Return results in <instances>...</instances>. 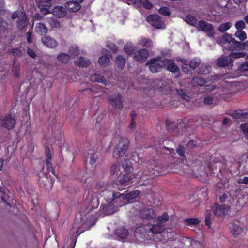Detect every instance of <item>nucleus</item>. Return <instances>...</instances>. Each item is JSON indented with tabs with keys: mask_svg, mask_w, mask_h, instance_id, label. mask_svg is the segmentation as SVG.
<instances>
[{
	"mask_svg": "<svg viewBox=\"0 0 248 248\" xmlns=\"http://www.w3.org/2000/svg\"><path fill=\"white\" fill-rule=\"evenodd\" d=\"M231 27V24L230 22H226L224 23L221 24L218 27V31L221 32L223 33L226 31L228 30Z\"/></svg>",
	"mask_w": 248,
	"mask_h": 248,
	"instance_id": "obj_46",
	"label": "nucleus"
},
{
	"mask_svg": "<svg viewBox=\"0 0 248 248\" xmlns=\"http://www.w3.org/2000/svg\"><path fill=\"white\" fill-rule=\"evenodd\" d=\"M161 61L160 57H157L148 60L146 65L148 66L150 71L152 73H158L161 72L163 69V66L157 61Z\"/></svg>",
	"mask_w": 248,
	"mask_h": 248,
	"instance_id": "obj_5",
	"label": "nucleus"
},
{
	"mask_svg": "<svg viewBox=\"0 0 248 248\" xmlns=\"http://www.w3.org/2000/svg\"><path fill=\"white\" fill-rule=\"evenodd\" d=\"M206 83L205 80L200 77H194L192 80V84L193 86H203Z\"/></svg>",
	"mask_w": 248,
	"mask_h": 248,
	"instance_id": "obj_34",
	"label": "nucleus"
},
{
	"mask_svg": "<svg viewBox=\"0 0 248 248\" xmlns=\"http://www.w3.org/2000/svg\"><path fill=\"white\" fill-rule=\"evenodd\" d=\"M234 40V39L232 37V35L226 33L221 37L220 41L223 43H228L232 44Z\"/></svg>",
	"mask_w": 248,
	"mask_h": 248,
	"instance_id": "obj_44",
	"label": "nucleus"
},
{
	"mask_svg": "<svg viewBox=\"0 0 248 248\" xmlns=\"http://www.w3.org/2000/svg\"><path fill=\"white\" fill-rule=\"evenodd\" d=\"M20 66L19 64L16 65L13 67L14 75L16 78H19L20 74Z\"/></svg>",
	"mask_w": 248,
	"mask_h": 248,
	"instance_id": "obj_53",
	"label": "nucleus"
},
{
	"mask_svg": "<svg viewBox=\"0 0 248 248\" xmlns=\"http://www.w3.org/2000/svg\"><path fill=\"white\" fill-rule=\"evenodd\" d=\"M107 47L110 49L113 53H116L118 51V46L113 43L108 44Z\"/></svg>",
	"mask_w": 248,
	"mask_h": 248,
	"instance_id": "obj_55",
	"label": "nucleus"
},
{
	"mask_svg": "<svg viewBox=\"0 0 248 248\" xmlns=\"http://www.w3.org/2000/svg\"><path fill=\"white\" fill-rule=\"evenodd\" d=\"M233 60L229 56H221L217 60V65L218 67H232L233 65Z\"/></svg>",
	"mask_w": 248,
	"mask_h": 248,
	"instance_id": "obj_11",
	"label": "nucleus"
},
{
	"mask_svg": "<svg viewBox=\"0 0 248 248\" xmlns=\"http://www.w3.org/2000/svg\"><path fill=\"white\" fill-rule=\"evenodd\" d=\"M185 20L186 22L192 26H196L198 25L197 19L192 15L188 14L185 16Z\"/></svg>",
	"mask_w": 248,
	"mask_h": 248,
	"instance_id": "obj_36",
	"label": "nucleus"
},
{
	"mask_svg": "<svg viewBox=\"0 0 248 248\" xmlns=\"http://www.w3.org/2000/svg\"><path fill=\"white\" fill-rule=\"evenodd\" d=\"M139 43L146 47H151L153 46L152 41L150 39L146 38L145 37L142 38L140 40Z\"/></svg>",
	"mask_w": 248,
	"mask_h": 248,
	"instance_id": "obj_42",
	"label": "nucleus"
},
{
	"mask_svg": "<svg viewBox=\"0 0 248 248\" xmlns=\"http://www.w3.org/2000/svg\"><path fill=\"white\" fill-rule=\"evenodd\" d=\"M140 216L143 219H151L155 216V213L152 209H145L140 212Z\"/></svg>",
	"mask_w": 248,
	"mask_h": 248,
	"instance_id": "obj_23",
	"label": "nucleus"
},
{
	"mask_svg": "<svg viewBox=\"0 0 248 248\" xmlns=\"http://www.w3.org/2000/svg\"><path fill=\"white\" fill-rule=\"evenodd\" d=\"M50 24L53 28H59L61 26L59 21L56 19H52L50 21Z\"/></svg>",
	"mask_w": 248,
	"mask_h": 248,
	"instance_id": "obj_58",
	"label": "nucleus"
},
{
	"mask_svg": "<svg viewBox=\"0 0 248 248\" xmlns=\"http://www.w3.org/2000/svg\"><path fill=\"white\" fill-rule=\"evenodd\" d=\"M98 159V155L96 153H89L85 156V166L87 165L88 162L91 165H94Z\"/></svg>",
	"mask_w": 248,
	"mask_h": 248,
	"instance_id": "obj_20",
	"label": "nucleus"
},
{
	"mask_svg": "<svg viewBox=\"0 0 248 248\" xmlns=\"http://www.w3.org/2000/svg\"><path fill=\"white\" fill-rule=\"evenodd\" d=\"M161 62L168 71L173 73L180 72L179 67L175 64L173 60L164 59Z\"/></svg>",
	"mask_w": 248,
	"mask_h": 248,
	"instance_id": "obj_8",
	"label": "nucleus"
},
{
	"mask_svg": "<svg viewBox=\"0 0 248 248\" xmlns=\"http://www.w3.org/2000/svg\"><path fill=\"white\" fill-rule=\"evenodd\" d=\"M26 15V13L25 12H22L19 11H15L11 16V17L13 19H15L16 18H19V17L21 16V15Z\"/></svg>",
	"mask_w": 248,
	"mask_h": 248,
	"instance_id": "obj_57",
	"label": "nucleus"
},
{
	"mask_svg": "<svg viewBox=\"0 0 248 248\" xmlns=\"http://www.w3.org/2000/svg\"><path fill=\"white\" fill-rule=\"evenodd\" d=\"M240 128L244 134L248 133V123H243L240 125Z\"/></svg>",
	"mask_w": 248,
	"mask_h": 248,
	"instance_id": "obj_60",
	"label": "nucleus"
},
{
	"mask_svg": "<svg viewBox=\"0 0 248 248\" xmlns=\"http://www.w3.org/2000/svg\"><path fill=\"white\" fill-rule=\"evenodd\" d=\"M90 80L93 82H98L102 83L104 85H106L107 81L105 78L100 74H93L90 76Z\"/></svg>",
	"mask_w": 248,
	"mask_h": 248,
	"instance_id": "obj_21",
	"label": "nucleus"
},
{
	"mask_svg": "<svg viewBox=\"0 0 248 248\" xmlns=\"http://www.w3.org/2000/svg\"><path fill=\"white\" fill-rule=\"evenodd\" d=\"M111 201H116L115 202L118 203V206H122L128 202L127 201L125 193H120L119 192L113 191Z\"/></svg>",
	"mask_w": 248,
	"mask_h": 248,
	"instance_id": "obj_9",
	"label": "nucleus"
},
{
	"mask_svg": "<svg viewBox=\"0 0 248 248\" xmlns=\"http://www.w3.org/2000/svg\"><path fill=\"white\" fill-rule=\"evenodd\" d=\"M121 172H122L120 171V164L118 162L114 163L111 167L110 170V174L118 176L121 174Z\"/></svg>",
	"mask_w": 248,
	"mask_h": 248,
	"instance_id": "obj_30",
	"label": "nucleus"
},
{
	"mask_svg": "<svg viewBox=\"0 0 248 248\" xmlns=\"http://www.w3.org/2000/svg\"><path fill=\"white\" fill-rule=\"evenodd\" d=\"M135 5L140 7H143L148 10L153 7V4L148 0H136Z\"/></svg>",
	"mask_w": 248,
	"mask_h": 248,
	"instance_id": "obj_27",
	"label": "nucleus"
},
{
	"mask_svg": "<svg viewBox=\"0 0 248 248\" xmlns=\"http://www.w3.org/2000/svg\"><path fill=\"white\" fill-rule=\"evenodd\" d=\"M212 219V212L210 210H207L205 212V225L208 226V228L211 227Z\"/></svg>",
	"mask_w": 248,
	"mask_h": 248,
	"instance_id": "obj_43",
	"label": "nucleus"
},
{
	"mask_svg": "<svg viewBox=\"0 0 248 248\" xmlns=\"http://www.w3.org/2000/svg\"><path fill=\"white\" fill-rule=\"evenodd\" d=\"M29 24V20L26 16V14L21 15L17 20V28L19 30H22L27 27Z\"/></svg>",
	"mask_w": 248,
	"mask_h": 248,
	"instance_id": "obj_19",
	"label": "nucleus"
},
{
	"mask_svg": "<svg viewBox=\"0 0 248 248\" xmlns=\"http://www.w3.org/2000/svg\"><path fill=\"white\" fill-rule=\"evenodd\" d=\"M228 212V209L225 205H218L217 203L215 204V207L214 211V214L215 216L223 217L225 215L227 214Z\"/></svg>",
	"mask_w": 248,
	"mask_h": 248,
	"instance_id": "obj_13",
	"label": "nucleus"
},
{
	"mask_svg": "<svg viewBox=\"0 0 248 248\" xmlns=\"http://www.w3.org/2000/svg\"><path fill=\"white\" fill-rule=\"evenodd\" d=\"M74 63L77 66L81 68L87 67L90 65L91 61L87 58L80 56L74 61Z\"/></svg>",
	"mask_w": 248,
	"mask_h": 248,
	"instance_id": "obj_17",
	"label": "nucleus"
},
{
	"mask_svg": "<svg viewBox=\"0 0 248 248\" xmlns=\"http://www.w3.org/2000/svg\"><path fill=\"white\" fill-rule=\"evenodd\" d=\"M185 148L182 145H179L177 149L176 150V153L181 157L185 156Z\"/></svg>",
	"mask_w": 248,
	"mask_h": 248,
	"instance_id": "obj_56",
	"label": "nucleus"
},
{
	"mask_svg": "<svg viewBox=\"0 0 248 248\" xmlns=\"http://www.w3.org/2000/svg\"><path fill=\"white\" fill-rule=\"evenodd\" d=\"M229 228L231 233L235 237H238L243 232V229L236 224H230Z\"/></svg>",
	"mask_w": 248,
	"mask_h": 248,
	"instance_id": "obj_24",
	"label": "nucleus"
},
{
	"mask_svg": "<svg viewBox=\"0 0 248 248\" xmlns=\"http://www.w3.org/2000/svg\"><path fill=\"white\" fill-rule=\"evenodd\" d=\"M116 63L117 67L120 69H123L125 65V59L123 55H118L116 57Z\"/></svg>",
	"mask_w": 248,
	"mask_h": 248,
	"instance_id": "obj_31",
	"label": "nucleus"
},
{
	"mask_svg": "<svg viewBox=\"0 0 248 248\" xmlns=\"http://www.w3.org/2000/svg\"><path fill=\"white\" fill-rule=\"evenodd\" d=\"M128 231L124 227H119L115 230V234L118 237L124 239L128 235Z\"/></svg>",
	"mask_w": 248,
	"mask_h": 248,
	"instance_id": "obj_25",
	"label": "nucleus"
},
{
	"mask_svg": "<svg viewBox=\"0 0 248 248\" xmlns=\"http://www.w3.org/2000/svg\"><path fill=\"white\" fill-rule=\"evenodd\" d=\"M137 49L136 46L131 43H126L124 47V50L125 53L129 56L134 55Z\"/></svg>",
	"mask_w": 248,
	"mask_h": 248,
	"instance_id": "obj_28",
	"label": "nucleus"
},
{
	"mask_svg": "<svg viewBox=\"0 0 248 248\" xmlns=\"http://www.w3.org/2000/svg\"><path fill=\"white\" fill-rule=\"evenodd\" d=\"M185 223L188 226L197 225L199 223V220L197 218H186L184 220Z\"/></svg>",
	"mask_w": 248,
	"mask_h": 248,
	"instance_id": "obj_48",
	"label": "nucleus"
},
{
	"mask_svg": "<svg viewBox=\"0 0 248 248\" xmlns=\"http://www.w3.org/2000/svg\"><path fill=\"white\" fill-rule=\"evenodd\" d=\"M140 191L138 190H134L129 193H126L125 195L127 198V201L129 202L130 200L136 199L137 197L140 196Z\"/></svg>",
	"mask_w": 248,
	"mask_h": 248,
	"instance_id": "obj_37",
	"label": "nucleus"
},
{
	"mask_svg": "<svg viewBox=\"0 0 248 248\" xmlns=\"http://www.w3.org/2000/svg\"><path fill=\"white\" fill-rule=\"evenodd\" d=\"M169 217L168 214L165 212L163 213L161 216H158L156 219V223L161 225L162 226H165L164 224L167 221L169 220Z\"/></svg>",
	"mask_w": 248,
	"mask_h": 248,
	"instance_id": "obj_32",
	"label": "nucleus"
},
{
	"mask_svg": "<svg viewBox=\"0 0 248 248\" xmlns=\"http://www.w3.org/2000/svg\"><path fill=\"white\" fill-rule=\"evenodd\" d=\"M42 43L49 48H54L58 46V42L54 38L49 36H45L41 39Z\"/></svg>",
	"mask_w": 248,
	"mask_h": 248,
	"instance_id": "obj_15",
	"label": "nucleus"
},
{
	"mask_svg": "<svg viewBox=\"0 0 248 248\" xmlns=\"http://www.w3.org/2000/svg\"><path fill=\"white\" fill-rule=\"evenodd\" d=\"M69 55L71 57H75L78 56L79 53V48L77 46H72L69 49Z\"/></svg>",
	"mask_w": 248,
	"mask_h": 248,
	"instance_id": "obj_41",
	"label": "nucleus"
},
{
	"mask_svg": "<svg viewBox=\"0 0 248 248\" xmlns=\"http://www.w3.org/2000/svg\"><path fill=\"white\" fill-rule=\"evenodd\" d=\"M177 61L182 63V69L185 73H189L191 69H195L200 65L201 60L199 58H194L189 62L186 59L179 58Z\"/></svg>",
	"mask_w": 248,
	"mask_h": 248,
	"instance_id": "obj_2",
	"label": "nucleus"
},
{
	"mask_svg": "<svg viewBox=\"0 0 248 248\" xmlns=\"http://www.w3.org/2000/svg\"><path fill=\"white\" fill-rule=\"evenodd\" d=\"M176 93L178 96L184 100H188L190 99L189 96L186 94L185 90L176 89Z\"/></svg>",
	"mask_w": 248,
	"mask_h": 248,
	"instance_id": "obj_40",
	"label": "nucleus"
},
{
	"mask_svg": "<svg viewBox=\"0 0 248 248\" xmlns=\"http://www.w3.org/2000/svg\"><path fill=\"white\" fill-rule=\"evenodd\" d=\"M65 8L69 11L75 12L79 10L81 8L80 3L74 0H72L67 2L65 4Z\"/></svg>",
	"mask_w": 248,
	"mask_h": 248,
	"instance_id": "obj_16",
	"label": "nucleus"
},
{
	"mask_svg": "<svg viewBox=\"0 0 248 248\" xmlns=\"http://www.w3.org/2000/svg\"><path fill=\"white\" fill-rule=\"evenodd\" d=\"M110 62V59L106 55H103L102 56L100 57L98 60L99 64L104 67H106L108 65Z\"/></svg>",
	"mask_w": 248,
	"mask_h": 248,
	"instance_id": "obj_39",
	"label": "nucleus"
},
{
	"mask_svg": "<svg viewBox=\"0 0 248 248\" xmlns=\"http://www.w3.org/2000/svg\"><path fill=\"white\" fill-rule=\"evenodd\" d=\"M238 184H248V177L245 176L243 178H240L237 180Z\"/></svg>",
	"mask_w": 248,
	"mask_h": 248,
	"instance_id": "obj_64",
	"label": "nucleus"
},
{
	"mask_svg": "<svg viewBox=\"0 0 248 248\" xmlns=\"http://www.w3.org/2000/svg\"><path fill=\"white\" fill-rule=\"evenodd\" d=\"M129 145V141L126 137H121L113 152V156L116 159L122 157L125 154Z\"/></svg>",
	"mask_w": 248,
	"mask_h": 248,
	"instance_id": "obj_1",
	"label": "nucleus"
},
{
	"mask_svg": "<svg viewBox=\"0 0 248 248\" xmlns=\"http://www.w3.org/2000/svg\"><path fill=\"white\" fill-rule=\"evenodd\" d=\"M235 36L241 41H244L247 37L246 33L242 30H238L235 33Z\"/></svg>",
	"mask_w": 248,
	"mask_h": 248,
	"instance_id": "obj_51",
	"label": "nucleus"
},
{
	"mask_svg": "<svg viewBox=\"0 0 248 248\" xmlns=\"http://www.w3.org/2000/svg\"><path fill=\"white\" fill-rule=\"evenodd\" d=\"M235 27L238 30H242L246 27L245 23L243 21L240 20L236 22Z\"/></svg>",
	"mask_w": 248,
	"mask_h": 248,
	"instance_id": "obj_52",
	"label": "nucleus"
},
{
	"mask_svg": "<svg viewBox=\"0 0 248 248\" xmlns=\"http://www.w3.org/2000/svg\"><path fill=\"white\" fill-rule=\"evenodd\" d=\"M197 28L205 33L208 37H212L215 34L214 26L204 20H199L198 22Z\"/></svg>",
	"mask_w": 248,
	"mask_h": 248,
	"instance_id": "obj_4",
	"label": "nucleus"
},
{
	"mask_svg": "<svg viewBox=\"0 0 248 248\" xmlns=\"http://www.w3.org/2000/svg\"><path fill=\"white\" fill-rule=\"evenodd\" d=\"M233 46L235 47V50L236 49V47L238 48L239 49H243V43L241 42L236 41L235 39L232 44Z\"/></svg>",
	"mask_w": 248,
	"mask_h": 248,
	"instance_id": "obj_59",
	"label": "nucleus"
},
{
	"mask_svg": "<svg viewBox=\"0 0 248 248\" xmlns=\"http://www.w3.org/2000/svg\"><path fill=\"white\" fill-rule=\"evenodd\" d=\"M149 56V52L146 49H140L136 51L133 56V58L140 63H143Z\"/></svg>",
	"mask_w": 248,
	"mask_h": 248,
	"instance_id": "obj_10",
	"label": "nucleus"
},
{
	"mask_svg": "<svg viewBox=\"0 0 248 248\" xmlns=\"http://www.w3.org/2000/svg\"><path fill=\"white\" fill-rule=\"evenodd\" d=\"M10 52L16 57H19L22 55V52L20 49L18 48H13L10 50Z\"/></svg>",
	"mask_w": 248,
	"mask_h": 248,
	"instance_id": "obj_54",
	"label": "nucleus"
},
{
	"mask_svg": "<svg viewBox=\"0 0 248 248\" xmlns=\"http://www.w3.org/2000/svg\"><path fill=\"white\" fill-rule=\"evenodd\" d=\"M246 54V52H232L229 54V57L232 59H237L240 58H244L245 57H246V56L247 55Z\"/></svg>",
	"mask_w": 248,
	"mask_h": 248,
	"instance_id": "obj_47",
	"label": "nucleus"
},
{
	"mask_svg": "<svg viewBox=\"0 0 248 248\" xmlns=\"http://www.w3.org/2000/svg\"><path fill=\"white\" fill-rule=\"evenodd\" d=\"M108 103L112 107L116 108H122L124 106L122 97L120 93L110 95Z\"/></svg>",
	"mask_w": 248,
	"mask_h": 248,
	"instance_id": "obj_7",
	"label": "nucleus"
},
{
	"mask_svg": "<svg viewBox=\"0 0 248 248\" xmlns=\"http://www.w3.org/2000/svg\"><path fill=\"white\" fill-rule=\"evenodd\" d=\"M1 126L4 128L9 130H12L15 128L16 121L14 115L8 114L0 117Z\"/></svg>",
	"mask_w": 248,
	"mask_h": 248,
	"instance_id": "obj_3",
	"label": "nucleus"
},
{
	"mask_svg": "<svg viewBox=\"0 0 248 248\" xmlns=\"http://www.w3.org/2000/svg\"><path fill=\"white\" fill-rule=\"evenodd\" d=\"M35 30L37 33L41 35H46L48 31V29L46 25L43 23L36 24Z\"/></svg>",
	"mask_w": 248,
	"mask_h": 248,
	"instance_id": "obj_26",
	"label": "nucleus"
},
{
	"mask_svg": "<svg viewBox=\"0 0 248 248\" xmlns=\"http://www.w3.org/2000/svg\"><path fill=\"white\" fill-rule=\"evenodd\" d=\"M71 57L69 54L62 53L57 56V59L61 63H67L68 62Z\"/></svg>",
	"mask_w": 248,
	"mask_h": 248,
	"instance_id": "obj_33",
	"label": "nucleus"
},
{
	"mask_svg": "<svg viewBox=\"0 0 248 248\" xmlns=\"http://www.w3.org/2000/svg\"><path fill=\"white\" fill-rule=\"evenodd\" d=\"M147 21L151 22L152 25L156 29L165 28V24L161 19V17L157 14L150 15L147 17Z\"/></svg>",
	"mask_w": 248,
	"mask_h": 248,
	"instance_id": "obj_6",
	"label": "nucleus"
},
{
	"mask_svg": "<svg viewBox=\"0 0 248 248\" xmlns=\"http://www.w3.org/2000/svg\"><path fill=\"white\" fill-rule=\"evenodd\" d=\"M52 14L55 17L61 18L65 16L67 12L65 8L57 5L53 8Z\"/></svg>",
	"mask_w": 248,
	"mask_h": 248,
	"instance_id": "obj_14",
	"label": "nucleus"
},
{
	"mask_svg": "<svg viewBox=\"0 0 248 248\" xmlns=\"http://www.w3.org/2000/svg\"><path fill=\"white\" fill-rule=\"evenodd\" d=\"M52 0H43L38 3V8L44 15L50 13V9L51 6Z\"/></svg>",
	"mask_w": 248,
	"mask_h": 248,
	"instance_id": "obj_12",
	"label": "nucleus"
},
{
	"mask_svg": "<svg viewBox=\"0 0 248 248\" xmlns=\"http://www.w3.org/2000/svg\"><path fill=\"white\" fill-rule=\"evenodd\" d=\"M46 164H47L49 170L50 171H51L54 175L56 176L55 170L54 169L53 165L51 162V161H49V160H46Z\"/></svg>",
	"mask_w": 248,
	"mask_h": 248,
	"instance_id": "obj_61",
	"label": "nucleus"
},
{
	"mask_svg": "<svg viewBox=\"0 0 248 248\" xmlns=\"http://www.w3.org/2000/svg\"><path fill=\"white\" fill-rule=\"evenodd\" d=\"M234 119L248 118V110L242 111L241 110H235L229 114Z\"/></svg>",
	"mask_w": 248,
	"mask_h": 248,
	"instance_id": "obj_22",
	"label": "nucleus"
},
{
	"mask_svg": "<svg viewBox=\"0 0 248 248\" xmlns=\"http://www.w3.org/2000/svg\"><path fill=\"white\" fill-rule=\"evenodd\" d=\"M158 12L159 14L163 15L165 16H169L171 14V11L170 8L167 7H161L159 10Z\"/></svg>",
	"mask_w": 248,
	"mask_h": 248,
	"instance_id": "obj_50",
	"label": "nucleus"
},
{
	"mask_svg": "<svg viewBox=\"0 0 248 248\" xmlns=\"http://www.w3.org/2000/svg\"><path fill=\"white\" fill-rule=\"evenodd\" d=\"M118 182L119 185L126 186L133 183L128 174H121L118 176Z\"/></svg>",
	"mask_w": 248,
	"mask_h": 248,
	"instance_id": "obj_18",
	"label": "nucleus"
},
{
	"mask_svg": "<svg viewBox=\"0 0 248 248\" xmlns=\"http://www.w3.org/2000/svg\"><path fill=\"white\" fill-rule=\"evenodd\" d=\"M102 88L98 85H96L93 86L92 88H87L85 89H82L80 90L81 92H84V91H89L91 95H94L98 93V90L99 89L100 91L102 90Z\"/></svg>",
	"mask_w": 248,
	"mask_h": 248,
	"instance_id": "obj_38",
	"label": "nucleus"
},
{
	"mask_svg": "<svg viewBox=\"0 0 248 248\" xmlns=\"http://www.w3.org/2000/svg\"><path fill=\"white\" fill-rule=\"evenodd\" d=\"M101 208L103 212L107 215H111L114 213L113 207L112 205L102 204Z\"/></svg>",
	"mask_w": 248,
	"mask_h": 248,
	"instance_id": "obj_35",
	"label": "nucleus"
},
{
	"mask_svg": "<svg viewBox=\"0 0 248 248\" xmlns=\"http://www.w3.org/2000/svg\"><path fill=\"white\" fill-rule=\"evenodd\" d=\"M245 59L247 61L242 63L238 68V71L240 72H248V54Z\"/></svg>",
	"mask_w": 248,
	"mask_h": 248,
	"instance_id": "obj_45",
	"label": "nucleus"
},
{
	"mask_svg": "<svg viewBox=\"0 0 248 248\" xmlns=\"http://www.w3.org/2000/svg\"><path fill=\"white\" fill-rule=\"evenodd\" d=\"M176 126L177 124L173 122L169 121L166 122V127L169 132L173 131L176 128Z\"/></svg>",
	"mask_w": 248,
	"mask_h": 248,
	"instance_id": "obj_49",
	"label": "nucleus"
},
{
	"mask_svg": "<svg viewBox=\"0 0 248 248\" xmlns=\"http://www.w3.org/2000/svg\"><path fill=\"white\" fill-rule=\"evenodd\" d=\"M165 230V226H162L157 223L152 225L150 231L154 234H160Z\"/></svg>",
	"mask_w": 248,
	"mask_h": 248,
	"instance_id": "obj_29",
	"label": "nucleus"
},
{
	"mask_svg": "<svg viewBox=\"0 0 248 248\" xmlns=\"http://www.w3.org/2000/svg\"><path fill=\"white\" fill-rule=\"evenodd\" d=\"M122 167L126 174L130 173L132 170V167L127 164L125 165L124 163L122 165Z\"/></svg>",
	"mask_w": 248,
	"mask_h": 248,
	"instance_id": "obj_62",
	"label": "nucleus"
},
{
	"mask_svg": "<svg viewBox=\"0 0 248 248\" xmlns=\"http://www.w3.org/2000/svg\"><path fill=\"white\" fill-rule=\"evenodd\" d=\"M27 54L31 57L34 58V59L37 57V55H36V53L35 52V51L33 49L30 48H28Z\"/></svg>",
	"mask_w": 248,
	"mask_h": 248,
	"instance_id": "obj_63",
	"label": "nucleus"
}]
</instances>
